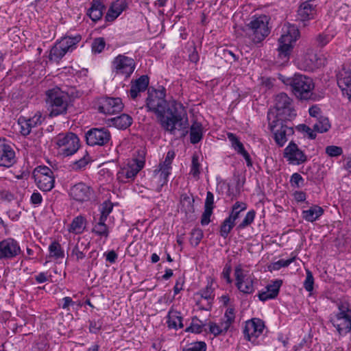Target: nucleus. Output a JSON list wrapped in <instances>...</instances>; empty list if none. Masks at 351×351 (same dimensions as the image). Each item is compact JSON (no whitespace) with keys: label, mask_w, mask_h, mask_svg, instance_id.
<instances>
[{"label":"nucleus","mask_w":351,"mask_h":351,"mask_svg":"<svg viewBox=\"0 0 351 351\" xmlns=\"http://www.w3.org/2000/svg\"><path fill=\"white\" fill-rule=\"evenodd\" d=\"M166 90L164 87L148 90L146 106L149 111L154 112L162 128L172 135L181 132L184 136L188 133L189 119L186 110L182 104L175 100L169 101L167 109Z\"/></svg>","instance_id":"obj_1"},{"label":"nucleus","mask_w":351,"mask_h":351,"mask_svg":"<svg viewBox=\"0 0 351 351\" xmlns=\"http://www.w3.org/2000/svg\"><path fill=\"white\" fill-rule=\"evenodd\" d=\"M69 95L58 87L49 89L46 92V104L49 112V117H53L66 114Z\"/></svg>","instance_id":"obj_2"},{"label":"nucleus","mask_w":351,"mask_h":351,"mask_svg":"<svg viewBox=\"0 0 351 351\" xmlns=\"http://www.w3.org/2000/svg\"><path fill=\"white\" fill-rule=\"evenodd\" d=\"M267 119L269 129L273 134L276 144L278 147H282L288 141L289 138L293 135V128L286 125L283 119L275 117L274 112H268Z\"/></svg>","instance_id":"obj_3"},{"label":"nucleus","mask_w":351,"mask_h":351,"mask_svg":"<svg viewBox=\"0 0 351 351\" xmlns=\"http://www.w3.org/2000/svg\"><path fill=\"white\" fill-rule=\"evenodd\" d=\"M300 36L299 30L294 25H289L283 31V34L278 39V58L279 63L283 64L289 60L293 43Z\"/></svg>","instance_id":"obj_4"},{"label":"nucleus","mask_w":351,"mask_h":351,"mask_svg":"<svg viewBox=\"0 0 351 351\" xmlns=\"http://www.w3.org/2000/svg\"><path fill=\"white\" fill-rule=\"evenodd\" d=\"M330 322L339 335H346L351 331V306L347 302L338 304V311L331 315Z\"/></svg>","instance_id":"obj_5"},{"label":"nucleus","mask_w":351,"mask_h":351,"mask_svg":"<svg viewBox=\"0 0 351 351\" xmlns=\"http://www.w3.org/2000/svg\"><path fill=\"white\" fill-rule=\"evenodd\" d=\"M268 25L269 19L266 15L253 17L246 25V35L254 43H259L269 34L270 29Z\"/></svg>","instance_id":"obj_6"},{"label":"nucleus","mask_w":351,"mask_h":351,"mask_svg":"<svg viewBox=\"0 0 351 351\" xmlns=\"http://www.w3.org/2000/svg\"><path fill=\"white\" fill-rule=\"evenodd\" d=\"M282 81L291 87L293 93L300 99H309L314 88L313 80L304 75L295 74L292 77Z\"/></svg>","instance_id":"obj_7"},{"label":"nucleus","mask_w":351,"mask_h":351,"mask_svg":"<svg viewBox=\"0 0 351 351\" xmlns=\"http://www.w3.org/2000/svg\"><path fill=\"white\" fill-rule=\"evenodd\" d=\"M135 68L134 60L125 54H119L111 62V70L114 76H122L125 79L131 76Z\"/></svg>","instance_id":"obj_8"},{"label":"nucleus","mask_w":351,"mask_h":351,"mask_svg":"<svg viewBox=\"0 0 351 351\" xmlns=\"http://www.w3.org/2000/svg\"><path fill=\"white\" fill-rule=\"evenodd\" d=\"M37 187L43 192L51 191L55 186L54 172L47 166H38L33 171Z\"/></svg>","instance_id":"obj_9"},{"label":"nucleus","mask_w":351,"mask_h":351,"mask_svg":"<svg viewBox=\"0 0 351 351\" xmlns=\"http://www.w3.org/2000/svg\"><path fill=\"white\" fill-rule=\"evenodd\" d=\"M175 152L169 150L166 155L165 160L160 162L158 167L154 171V178L158 182L156 191L160 192L163 186L168 182L169 176L172 169L171 164L175 158Z\"/></svg>","instance_id":"obj_10"},{"label":"nucleus","mask_w":351,"mask_h":351,"mask_svg":"<svg viewBox=\"0 0 351 351\" xmlns=\"http://www.w3.org/2000/svg\"><path fill=\"white\" fill-rule=\"evenodd\" d=\"M56 144L63 156L73 155L80 147V139L73 132L59 134L56 138Z\"/></svg>","instance_id":"obj_11"},{"label":"nucleus","mask_w":351,"mask_h":351,"mask_svg":"<svg viewBox=\"0 0 351 351\" xmlns=\"http://www.w3.org/2000/svg\"><path fill=\"white\" fill-rule=\"evenodd\" d=\"M275 108L276 114L274 116L282 119L291 120L296 116L292 107L291 99L285 93L278 94L275 97Z\"/></svg>","instance_id":"obj_12"},{"label":"nucleus","mask_w":351,"mask_h":351,"mask_svg":"<svg viewBox=\"0 0 351 351\" xmlns=\"http://www.w3.org/2000/svg\"><path fill=\"white\" fill-rule=\"evenodd\" d=\"M236 287L244 294H252L254 292V286L255 278L252 274L245 273L241 265H238L234 269Z\"/></svg>","instance_id":"obj_13"},{"label":"nucleus","mask_w":351,"mask_h":351,"mask_svg":"<svg viewBox=\"0 0 351 351\" xmlns=\"http://www.w3.org/2000/svg\"><path fill=\"white\" fill-rule=\"evenodd\" d=\"M95 106L100 113L105 114L118 113L123 108V104L119 97H99L96 100Z\"/></svg>","instance_id":"obj_14"},{"label":"nucleus","mask_w":351,"mask_h":351,"mask_svg":"<svg viewBox=\"0 0 351 351\" xmlns=\"http://www.w3.org/2000/svg\"><path fill=\"white\" fill-rule=\"evenodd\" d=\"M86 143L90 146H106L111 141V134L105 128H91L85 134Z\"/></svg>","instance_id":"obj_15"},{"label":"nucleus","mask_w":351,"mask_h":351,"mask_svg":"<svg viewBox=\"0 0 351 351\" xmlns=\"http://www.w3.org/2000/svg\"><path fill=\"white\" fill-rule=\"evenodd\" d=\"M283 157L293 165H300L307 161V156L293 141H291L284 149Z\"/></svg>","instance_id":"obj_16"},{"label":"nucleus","mask_w":351,"mask_h":351,"mask_svg":"<svg viewBox=\"0 0 351 351\" xmlns=\"http://www.w3.org/2000/svg\"><path fill=\"white\" fill-rule=\"evenodd\" d=\"M318 1L319 0H306L300 5L297 12V20L302 23L303 27L308 25V21L315 19Z\"/></svg>","instance_id":"obj_17"},{"label":"nucleus","mask_w":351,"mask_h":351,"mask_svg":"<svg viewBox=\"0 0 351 351\" xmlns=\"http://www.w3.org/2000/svg\"><path fill=\"white\" fill-rule=\"evenodd\" d=\"M264 328V322L261 319L253 318L247 321L243 329L245 339L256 343L257 338L262 335Z\"/></svg>","instance_id":"obj_18"},{"label":"nucleus","mask_w":351,"mask_h":351,"mask_svg":"<svg viewBox=\"0 0 351 351\" xmlns=\"http://www.w3.org/2000/svg\"><path fill=\"white\" fill-rule=\"evenodd\" d=\"M93 193V189L82 182L71 186L69 192L73 199L81 203L90 200Z\"/></svg>","instance_id":"obj_19"},{"label":"nucleus","mask_w":351,"mask_h":351,"mask_svg":"<svg viewBox=\"0 0 351 351\" xmlns=\"http://www.w3.org/2000/svg\"><path fill=\"white\" fill-rule=\"evenodd\" d=\"M21 252L19 243L12 238H7L0 242V259H11Z\"/></svg>","instance_id":"obj_20"},{"label":"nucleus","mask_w":351,"mask_h":351,"mask_svg":"<svg viewBox=\"0 0 351 351\" xmlns=\"http://www.w3.org/2000/svg\"><path fill=\"white\" fill-rule=\"evenodd\" d=\"M16 162V154L13 148L0 138V167L9 168Z\"/></svg>","instance_id":"obj_21"},{"label":"nucleus","mask_w":351,"mask_h":351,"mask_svg":"<svg viewBox=\"0 0 351 351\" xmlns=\"http://www.w3.org/2000/svg\"><path fill=\"white\" fill-rule=\"evenodd\" d=\"M43 121L44 118L40 112H37L30 118L20 117L18 119V124L21 128V134L25 136L29 135L32 129L41 125Z\"/></svg>","instance_id":"obj_22"},{"label":"nucleus","mask_w":351,"mask_h":351,"mask_svg":"<svg viewBox=\"0 0 351 351\" xmlns=\"http://www.w3.org/2000/svg\"><path fill=\"white\" fill-rule=\"evenodd\" d=\"M143 161L138 160H134L132 163L128 164L127 167L119 171L117 174L118 179L124 182H128V180H125V179L132 180L143 169Z\"/></svg>","instance_id":"obj_23"},{"label":"nucleus","mask_w":351,"mask_h":351,"mask_svg":"<svg viewBox=\"0 0 351 351\" xmlns=\"http://www.w3.org/2000/svg\"><path fill=\"white\" fill-rule=\"evenodd\" d=\"M337 84L351 101V71L343 68L337 75Z\"/></svg>","instance_id":"obj_24"},{"label":"nucleus","mask_w":351,"mask_h":351,"mask_svg":"<svg viewBox=\"0 0 351 351\" xmlns=\"http://www.w3.org/2000/svg\"><path fill=\"white\" fill-rule=\"evenodd\" d=\"M200 295L201 299L198 300L197 304L200 306V308L205 311H210L212 307V303L215 297L214 290L212 288V285L208 284L206 287L200 290L197 293Z\"/></svg>","instance_id":"obj_25"},{"label":"nucleus","mask_w":351,"mask_h":351,"mask_svg":"<svg viewBox=\"0 0 351 351\" xmlns=\"http://www.w3.org/2000/svg\"><path fill=\"white\" fill-rule=\"evenodd\" d=\"M128 3L127 0H116L110 6L106 16V21H114L124 10L127 9Z\"/></svg>","instance_id":"obj_26"},{"label":"nucleus","mask_w":351,"mask_h":351,"mask_svg":"<svg viewBox=\"0 0 351 351\" xmlns=\"http://www.w3.org/2000/svg\"><path fill=\"white\" fill-rule=\"evenodd\" d=\"M326 64V59L322 56L316 53H307L304 57L303 69L312 71L315 69L324 66Z\"/></svg>","instance_id":"obj_27"},{"label":"nucleus","mask_w":351,"mask_h":351,"mask_svg":"<svg viewBox=\"0 0 351 351\" xmlns=\"http://www.w3.org/2000/svg\"><path fill=\"white\" fill-rule=\"evenodd\" d=\"M149 80L147 75H141L135 80L131 81L130 96L136 99L141 93L145 92L149 86Z\"/></svg>","instance_id":"obj_28"},{"label":"nucleus","mask_w":351,"mask_h":351,"mask_svg":"<svg viewBox=\"0 0 351 351\" xmlns=\"http://www.w3.org/2000/svg\"><path fill=\"white\" fill-rule=\"evenodd\" d=\"M227 136L228 140L231 142L232 147L234 149L235 151L237 152L238 154L243 156L246 161L247 165L248 167H251L252 165V162L250 156L245 149L243 145L239 140L237 136L232 133H228Z\"/></svg>","instance_id":"obj_29"},{"label":"nucleus","mask_w":351,"mask_h":351,"mask_svg":"<svg viewBox=\"0 0 351 351\" xmlns=\"http://www.w3.org/2000/svg\"><path fill=\"white\" fill-rule=\"evenodd\" d=\"M282 285L281 280H275L273 284L266 287V291L260 292L258 297L261 301L265 302L268 300L274 299L278 295L280 288Z\"/></svg>","instance_id":"obj_30"},{"label":"nucleus","mask_w":351,"mask_h":351,"mask_svg":"<svg viewBox=\"0 0 351 351\" xmlns=\"http://www.w3.org/2000/svg\"><path fill=\"white\" fill-rule=\"evenodd\" d=\"M105 9L102 0H92L91 6L87 10V15L93 21H98L101 19Z\"/></svg>","instance_id":"obj_31"},{"label":"nucleus","mask_w":351,"mask_h":351,"mask_svg":"<svg viewBox=\"0 0 351 351\" xmlns=\"http://www.w3.org/2000/svg\"><path fill=\"white\" fill-rule=\"evenodd\" d=\"M194 202L195 199L191 193H184L181 194L180 199V209L186 216L195 213Z\"/></svg>","instance_id":"obj_32"},{"label":"nucleus","mask_w":351,"mask_h":351,"mask_svg":"<svg viewBox=\"0 0 351 351\" xmlns=\"http://www.w3.org/2000/svg\"><path fill=\"white\" fill-rule=\"evenodd\" d=\"M323 214L324 209L317 205H313L308 210H303L302 213V218L308 222H313L316 221Z\"/></svg>","instance_id":"obj_33"},{"label":"nucleus","mask_w":351,"mask_h":351,"mask_svg":"<svg viewBox=\"0 0 351 351\" xmlns=\"http://www.w3.org/2000/svg\"><path fill=\"white\" fill-rule=\"evenodd\" d=\"M167 317V322L169 328L178 330L184 327L182 317L180 312L171 309L168 313Z\"/></svg>","instance_id":"obj_34"},{"label":"nucleus","mask_w":351,"mask_h":351,"mask_svg":"<svg viewBox=\"0 0 351 351\" xmlns=\"http://www.w3.org/2000/svg\"><path fill=\"white\" fill-rule=\"evenodd\" d=\"M106 221V220L101 218H99L98 220L95 218L92 232L98 237L107 239L109 237L110 231Z\"/></svg>","instance_id":"obj_35"},{"label":"nucleus","mask_w":351,"mask_h":351,"mask_svg":"<svg viewBox=\"0 0 351 351\" xmlns=\"http://www.w3.org/2000/svg\"><path fill=\"white\" fill-rule=\"evenodd\" d=\"M86 218L82 215H79L73 219L69 226V231L75 234H82L86 228Z\"/></svg>","instance_id":"obj_36"},{"label":"nucleus","mask_w":351,"mask_h":351,"mask_svg":"<svg viewBox=\"0 0 351 351\" xmlns=\"http://www.w3.org/2000/svg\"><path fill=\"white\" fill-rule=\"evenodd\" d=\"M112 124L120 130H125L132 123V118L126 114H122L120 116L112 118L110 119Z\"/></svg>","instance_id":"obj_37"},{"label":"nucleus","mask_w":351,"mask_h":351,"mask_svg":"<svg viewBox=\"0 0 351 351\" xmlns=\"http://www.w3.org/2000/svg\"><path fill=\"white\" fill-rule=\"evenodd\" d=\"M202 123L194 121L190 128V141L193 144L199 143L203 136Z\"/></svg>","instance_id":"obj_38"},{"label":"nucleus","mask_w":351,"mask_h":351,"mask_svg":"<svg viewBox=\"0 0 351 351\" xmlns=\"http://www.w3.org/2000/svg\"><path fill=\"white\" fill-rule=\"evenodd\" d=\"M82 37L80 34H77L75 36H65L62 38L60 41V45H62L64 49L68 51H72L73 49L76 47V45L80 43Z\"/></svg>","instance_id":"obj_39"},{"label":"nucleus","mask_w":351,"mask_h":351,"mask_svg":"<svg viewBox=\"0 0 351 351\" xmlns=\"http://www.w3.org/2000/svg\"><path fill=\"white\" fill-rule=\"evenodd\" d=\"M89 243L78 241L73 247L71 256L75 257L77 261L84 258L86 252L88 248Z\"/></svg>","instance_id":"obj_40"},{"label":"nucleus","mask_w":351,"mask_h":351,"mask_svg":"<svg viewBox=\"0 0 351 351\" xmlns=\"http://www.w3.org/2000/svg\"><path fill=\"white\" fill-rule=\"evenodd\" d=\"M246 209L247 204L245 202H237L232 205L230 215L227 218L235 223V221L239 217L240 213Z\"/></svg>","instance_id":"obj_41"},{"label":"nucleus","mask_w":351,"mask_h":351,"mask_svg":"<svg viewBox=\"0 0 351 351\" xmlns=\"http://www.w3.org/2000/svg\"><path fill=\"white\" fill-rule=\"evenodd\" d=\"M66 53L67 51L58 42L50 50L49 58L50 60L58 62Z\"/></svg>","instance_id":"obj_42"},{"label":"nucleus","mask_w":351,"mask_h":351,"mask_svg":"<svg viewBox=\"0 0 351 351\" xmlns=\"http://www.w3.org/2000/svg\"><path fill=\"white\" fill-rule=\"evenodd\" d=\"M49 256L55 259L62 258L64 256V250L58 241H53L49 246Z\"/></svg>","instance_id":"obj_43"},{"label":"nucleus","mask_w":351,"mask_h":351,"mask_svg":"<svg viewBox=\"0 0 351 351\" xmlns=\"http://www.w3.org/2000/svg\"><path fill=\"white\" fill-rule=\"evenodd\" d=\"M330 128L329 120L326 117H319L313 125V129L319 133L327 132Z\"/></svg>","instance_id":"obj_44"},{"label":"nucleus","mask_w":351,"mask_h":351,"mask_svg":"<svg viewBox=\"0 0 351 351\" xmlns=\"http://www.w3.org/2000/svg\"><path fill=\"white\" fill-rule=\"evenodd\" d=\"M235 319L234 310L232 308H229L226 311L224 314L223 320L221 322L222 326L225 331H228L232 323Z\"/></svg>","instance_id":"obj_45"},{"label":"nucleus","mask_w":351,"mask_h":351,"mask_svg":"<svg viewBox=\"0 0 351 351\" xmlns=\"http://www.w3.org/2000/svg\"><path fill=\"white\" fill-rule=\"evenodd\" d=\"M234 226L235 223L230 220V219L226 218L220 226L219 233L221 237L226 239Z\"/></svg>","instance_id":"obj_46"},{"label":"nucleus","mask_w":351,"mask_h":351,"mask_svg":"<svg viewBox=\"0 0 351 351\" xmlns=\"http://www.w3.org/2000/svg\"><path fill=\"white\" fill-rule=\"evenodd\" d=\"M256 216V212L254 210H250L247 213L243 221L237 226V229L238 230H243L246 227L250 226Z\"/></svg>","instance_id":"obj_47"},{"label":"nucleus","mask_w":351,"mask_h":351,"mask_svg":"<svg viewBox=\"0 0 351 351\" xmlns=\"http://www.w3.org/2000/svg\"><path fill=\"white\" fill-rule=\"evenodd\" d=\"M90 159L89 155L86 153L79 160H75L71 165V167L75 171H80L84 169L86 165L90 162Z\"/></svg>","instance_id":"obj_48"},{"label":"nucleus","mask_w":351,"mask_h":351,"mask_svg":"<svg viewBox=\"0 0 351 351\" xmlns=\"http://www.w3.org/2000/svg\"><path fill=\"white\" fill-rule=\"evenodd\" d=\"M204 234L202 230L199 228H193L191 232L190 243L191 245L196 247L200 243L203 238Z\"/></svg>","instance_id":"obj_49"},{"label":"nucleus","mask_w":351,"mask_h":351,"mask_svg":"<svg viewBox=\"0 0 351 351\" xmlns=\"http://www.w3.org/2000/svg\"><path fill=\"white\" fill-rule=\"evenodd\" d=\"M332 35L326 32L319 34L315 38L316 45L318 47H323L332 40Z\"/></svg>","instance_id":"obj_50"},{"label":"nucleus","mask_w":351,"mask_h":351,"mask_svg":"<svg viewBox=\"0 0 351 351\" xmlns=\"http://www.w3.org/2000/svg\"><path fill=\"white\" fill-rule=\"evenodd\" d=\"M106 42L104 38H95L91 45L92 51L95 53H99L104 50Z\"/></svg>","instance_id":"obj_51"},{"label":"nucleus","mask_w":351,"mask_h":351,"mask_svg":"<svg viewBox=\"0 0 351 351\" xmlns=\"http://www.w3.org/2000/svg\"><path fill=\"white\" fill-rule=\"evenodd\" d=\"M204 324L197 317H194L192 319L191 325L186 328V332H191L193 333H200L202 332V328Z\"/></svg>","instance_id":"obj_52"},{"label":"nucleus","mask_w":351,"mask_h":351,"mask_svg":"<svg viewBox=\"0 0 351 351\" xmlns=\"http://www.w3.org/2000/svg\"><path fill=\"white\" fill-rule=\"evenodd\" d=\"M112 209L113 205L110 202H104L101 204V215L99 218L107 220Z\"/></svg>","instance_id":"obj_53"},{"label":"nucleus","mask_w":351,"mask_h":351,"mask_svg":"<svg viewBox=\"0 0 351 351\" xmlns=\"http://www.w3.org/2000/svg\"><path fill=\"white\" fill-rule=\"evenodd\" d=\"M290 184L294 188H300L304 184V180L298 173L292 174L290 178Z\"/></svg>","instance_id":"obj_54"},{"label":"nucleus","mask_w":351,"mask_h":351,"mask_svg":"<svg viewBox=\"0 0 351 351\" xmlns=\"http://www.w3.org/2000/svg\"><path fill=\"white\" fill-rule=\"evenodd\" d=\"M200 164L199 162L198 156L193 155L192 157L191 167L190 173L194 177L197 178L200 173Z\"/></svg>","instance_id":"obj_55"},{"label":"nucleus","mask_w":351,"mask_h":351,"mask_svg":"<svg viewBox=\"0 0 351 351\" xmlns=\"http://www.w3.org/2000/svg\"><path fill=\"white\" fill-rule=\"evenodd\" d=\"M297 130L302 133H305L309 139H315L316 138V133L314 129H311L305 124H300L298 125Z\"/></svg>","instance_id":"obj_56"},{"label":"nucleus","mask_w":351,"mask_h":351,"mask_svg":"<svg viewBox=\"0 0 351 351\" xmlns=\"http://www.w3.org/2000/svg\"><path fill=\"white\" fill-rule=\"evenodd\" d=\"M325 152L330 157H337L343 154L342 148L335 145L327 146L325 149Z\"/></svg>","instance_id":"obj_57"},{"label":"nucleus","mask_w":351,"mask_h":351,"mask_svg":"<svg viewBox=\"0 0 351 351\" xmlns=\"http://www.w3.org/2000/svg\"><path fill=\"white\" fill-rule=\"evenodd\" d=\"M306 279L304 282V288L307 291L311 292L313 289L314 285V278L312 272L307 269L306 271Z\"/></svg>","instance_id":"obj_58"},{"label":"nucleus","mask_w":351,"mask_h":351,"mask_svg":"<svg viewBox=\"0 0 351 351\" xmlns=\"http://www.w3.org/2000/svg\"><path fill=\"white\" fill-rule=\"evenodd\" d=\"M206 344L204 341H197L192 343L189 347L184 348L182 351H206Z\"/></svg>","instance_id":"obj_59"},{"label":"nucleus","mask_w":351,"mask_h":351,"mask_svg":"<svg viewBox=\"0 0 351 351\" xmlns=\"http://www.w3.org/2000/svg\"><path fill=\"white\" fill-rule=\"evenodd\" d=\"M89 324V331L92 333H97L102 327L103 322L101 319L90 320Z\"/></svg>","instance_id":"obj_60"},{"label":"nucleus","mask_w":351,"mask_h":351,"mask_svg":"<svg viewBox=\"0 0 351 351\" xmlns=\"http://www.w3.org/2000/svg\"><path fill=\"white\" fill-rule=\"evenodd\" d=\"M209 330L210 333L213 334L215 336H217L221 333H226L227 331H225V329H223V327L222 326V323H221V325L219 326L216 324L215 323H210L209 324Z\"/></svg>","instance_id":"obj_61"},{"label":"nucleus","mask_w":351,"mask_h":351,"mask_svg":"<svg viewBox=\"0 0 351 351\" xmlns=\"http://www.w3.org/2000/svg\"><path fill=\"white\" fill-rule=\"evenodd\" d=\"M295 259V257L293 256L287 260L280 259L274 264V269H280L281 267H288L291 263H292Z\"/></svg>","instance_id":"obj_62"},{"label":"nucleus","mask_w":351,"mask_h":351,"mask_svg":"<svg viewBox=\"0 0 351 351\" xmlns=\"http://www.w3.org/2000/svg\"><path fill=\"white\" fill-rule=\"evenodd\" d=\"M212 214L213 209L204 208V213L201 217V224L202 226H206L210 223V218Z\"/></svg>","instance_id":"obj_63"},{"label":"nucleus","mask_w":351,"mask_h":351,"mask_svg":"<svg viewBox=\"0 0 351 351\" xmlns=\"http://www.w3.org/2000/svg\"><path fill=\"white\" fill-rule=\"evenodd\" d=\"M214 195L212 192L208 191L205 200L204 208L213 210L214 208Z\"/></svg>","instance_id":"obj_64"}]
</instances>
